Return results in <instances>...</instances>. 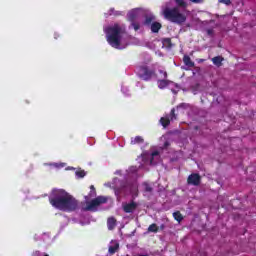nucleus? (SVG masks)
<instances>
[{"instance_id":"f8f14e48","label":"nucleus","mask_w":256,"mask_h":256,"mask_svg":"<svg viewBox=\"0 0 256 256\" xmlns=\"http://www.w3.org/2000/svg\"><path fill=\"white\" fill-rule=\"evenodd\" d=\"M159 29H161V23L153 22L151 24V31H152V33H159Z\"/></svg>"},{"instance_id":"6ab92c4d","label":"nucleus","mask_w":256,"mask_h":256,"mask_svg":"<svg viewBox=\"0 0 256 256\" xmlns=\"http://www.w3.org/2000/svg\"><path fill=\"white\" fill-rule=\"evenodd\" d=\"M143 186H144V191H145L146 193H153V187H151V186L149 185V183L144 182V183H143Z\"/></svg>"},{"instance_id":"2f4dec72","label":"nucleus","mask_w":256,"mask_h":256,"mask_svg":"<svg viewBox=\"0 0 256 256\" xmlns=\"http://www.w3.org/2000/svg\"><path fill=\"white\" fill-rule=\"evenodd\" d=\"M197 129H199V127H198V126H196V127H195V130H196V131H197Z\"/></svg>"},{"instance_id":"5701e85b","label":"nucleus","mask_w":256,"mask_h":256,"mask_svg":"<svg viewBox=\"0 0 256 256\" xmlns=\"http://www.w3.org/2000/svg\"><path fill=\"white\" fill-rule=\"evenodd\" d=\"M177 5H179L180 7H185L186 3L185 0H176Z\"/></svg>"},{"instance_id":"a211bd4d","label":"nucleus","mask_w":256,"mask_h":256,"mask_svg":"<svg viewBox=\"0 0 256 256\" xmlns=\"http://www.w3.org/2000/svg\"><path fill=\"white\" fill-rule=\"evenodd\" d=\"M183 61L187 67H193L195 64L191 61L189 56H184Z\"/></svg>"},{"instance_id":"b1692460","label":"nucleus","mask_w":256,"mask_h":256,"mask_svg":"<svg viewBox=\"0 0 256 256\" xmlns=\"http://www.w3.org/2000/svg\"><path fill=\"white\" fill-rule=\"evenodd\" d=\"M90 191H93L92 195H97V190L95 189L94 185L90 186Z\"/></svg>"},{"instance_id":"c85d7f7f","label":"nucleus","mask_w":256,"mask_h":256,"mask_svg":"<svg viewBox=\"0 0 256 256\" xmlns=\"http://www.w3.org/2000/svg\"><path fill=\"white\" fill-rule=\"evenodd\" d=\"M164 43H171V40L170 39H165Z\"/></svg>"},{"instance_id":"39448f33","label":"nucleus","mask_w":256,"mask_h":256,"mask_svg":"<svg viewBox=\"0 0 256 256\" xmlns=\"http://www.w3.org/2000/svg\"><path fill=\"white\" fill-rule=\"evenodd\" d=\"M107 201H109L107 196H98L91 201L86 202V207L83 208V211H97V207L105 205Z\"/></svg>"},{"instance_id":"9b49d317","label":"nucleus","mask_w":256,"mask_h":256,"mask_svg":"<svg viewBox=\"0 0 256 256\" xmlns=\"http://www.w3.org/2000/svg\"><path fill=\"white\" fill-rule=\"evenodd\" d=\"M145 140L141 136H136L135 138L131 139V145H141V143H144Z\"/></svg>"},{"instance_id":"ddd939ff","label":"nucleus","mask_w":256,"mask_h":256,"mask_svg":"<svg viewBox=\"0 0 256 256\" xmlns=\"http://www.w3.org/2000/svg\"><path fill=\"white\" fill-rule=\"evenodd\" d=\"M119 251V243H115V245L109 246L108 253L110 255H115Z\"/></svg>"},{"instance_id":"7c9ffc66","label":"nucleus","mask_w":256,"mask_h":256,"mask_svg":"<svg viewBox=\"0 0 256 256\" xmlns=\"http://www.w3.org/2000/svg\"><path fill=\"white\" fill-rule=\"evenodd\" d=\"M140 256H149V255H147V254H142V255H140Z\"/></svg>"},{"instance_id":"9d476101","label":"nucleus","mask_w":256,"mask_h":256,"mask_svg":"<svg viewBox=\"0 0 256 256\" xmlns=\"http://www.w3.org/2000/svg\"><path fill=\"white\" fill-rule=\"evenodd\" d=\"M116 226H117V220L114 217L108 218L107 227L109 231H113V229H115Z\"/></svg>"},{"instance_id":"dca6fc26","label":"nucleus","mask_w":256,"mask_h":256,"mask_svg":"<svg viewBox=\"0 0 256 256\" xmlns=\"http://www.w3.org/2000/svg\"><path fill=\"white\" fill-rule=\"evenodd\" d=\"M173 217H174L175 221H177L178 223H181V221H183V214H181L180 211L174 212Z\"/></svg>"},{"instance_id":"c756f323","label":"nucleus","mask_w":256,"mask_h":256,"mask_svg":"<svg viewBox=\"0 0 256 256\" xmlns=\"http://www.w3.org/2000/svg\"><path fill=\"white\" fill-rule=\"evenodd\" d=\"M160 229H161V231H163V229H165V225L162 224V225L160 226Z\"/></svg>"},{"instance_id":"412c9836","label":"nucleus","mask_w":256,"mask_h":256,"mask_svg":"<svg viewBox=\"0 0 256 256\" xmlns=\"http://www.w3.org/2000/svg\"><path fill=\"white\" fill-rule=\"evenodd\" d=\"M170 119V121H175V119H177V115L175 114V108H173L171 111H170V115L168 117Z\"/></svg>"},{"instance_id":"bb28decb","label":"nucleus","mask_w":256,"mask_h":256,"mask_svg":"<svg viewBox=\"0 0 256 256\" xmlns=\"http://www.w3.org/2000/svg\"><path fill=\"white\" fill-rule=\"evenodd\" d=\"M222 3H225V5H229V3H231V0H222Z\"/></svg>"},{"instance_id":"4468645a","label":"nucleus","mask_w":256,"mask_h":256,"mask_svg":"<svg viewBox=\"0 0 256 256\" xmlns=\"http://www.w3.org/2000/svg\"><path fill=\"white\" fill-rule=\"evenodd\" d=\"M160 123L162 127H169V125H171V119H169V117H162L160 118Z\"/></svg>"},{"instance_id":"423d86ee","label":"nucleus","mask_w":256,"mask_h":256,"mask_svg":"<svg viewBox=\"0 0 256 256\" xmlns=\"http://www.w3.org/2000/svg\"><path fill=\"white\" fill-rule=\"evenodd\" d=\"M159 73L160 75L158 76V82H157L159 89H165L166 87H169V86L176 87L177 89H179V87H177L175 83L167 80V72L160 70Z\"/></svg>"},{"instance_id":"f257e3e1","label":"nucleus","mask_w":256,"mask_h":256,"mask_svg":"<svg viewBox=\"0 0 256 256\" xmlns=\"http://www.w3.org/2000/svg\"><path fill=\"white\" fill-rule=\"evenodd\" d=\"M49 203L54 209H59V211H65L66 213L77 211V207H79L77 199L64 189H53L49 196Z\"/></svg>"},{"instance_id":"0eeeda50","label":"nucleus","mask_w":256,"mask_h":256,"mask_svg":"<svg viewBox=\"0 0 256 256\" xmlns=\"http://www.w3.org/2000/svg\"><path fill=\"white\" fill-rule=\"evenodd\" d=\"M137 73L141 79L144 81H149L155 75V72L153 70L149 69L147 66H140L138 67Z\"/></svg>"},{"instance_id":"6e6552de","label":"nucleus","mask_w":256,"mask_h":256,"mask_svg":"<svg viewBox=\"0 0 256 256\" xmlns=\"http://www.w3.org/2000/svg\"><path fill=\"white\" fill-rule=\"evenodd\" d=\"M188 185H193L194 187H199L201 185V175L197 173H192L187 178Z\"/></svg>"},{"instance_id":"aec40b11","label":"nucleus","mask_w":256,"mask_h":256,"mask_svg":"<svg viewBox=\"0 0 256 256\" xmlns=\"http://www.w3.org/2000/svg\"><path fill=\"white\" fill-rule=\"evenodd\" d=\"M151 159H150V165H155V162L153 161L155 159V157H159V151H154L151 154Z\"/></svg>"},{"instance_id":"1a4fd4ad","label":"nucleus","mask_w":256,"mask_h":256,"mask_svg":"<svg viewBox=\"0 0 256 256\" xmlns=\"http://www.w3.org/2000/svg\"><path fill=\"white\" fill-rule=\"evenodd\" d=\"M138 204L135 201H131L130 203H125L122 205V209L124 213H135L137 211Z\"/></svg>"},{"instance_id":"20e7f679","label":"nucleus","mask_w":256,"mask_h":256,"mask_svg":"<svg viewBox=\"0 0 256 256\" xmlns=\"http://www.w3.org/2000/svg\"><path fill=\"white\" fill-rule=\"evenodd\" d=\"M163 15L165 19L172 21V23H185L187 19V12H181L179 8L165 9Z\"/></svg>"},{"instance_id":"a878e982","label":"nucleus","mask_w":256,"mask_h":256,"mask_svg":"<svg viewBox=\"0 0 256 256\" xmlns=\"http://www.w3.org/2000/svg\"><path fill=\"white\" fill-rule=\"evenodd\" d=\"M88 197H97V195H93V190H90V193H89V195H88Z\"/></svg>"},{"instance_id":"f3484780","label":"nucleus","mask_w":256,"mask_h":256,"mask_svg":"<svg viewBox=\"0 0 256 256\" xmlns=\"http://www.w3.org/2000/svg\"><path fill=\"white\" fill-rule=\"evenodd\" d=\"M223 62V58L221 56L214 57L212 59V63L217 67H220L221 63Z\"/></svg>"},{"instance_id":"7ed1b4c3","label":"nucleus","mask_w":256,"mask_h":256,"mask_svg":"<svg viewBox=\"0 0 256 256\" xmlns=\"http://www.w3.org/2000/svg\"><path fill=\"white\" fill-rule=\"evenodd\" d=\"M145 15H146V12L143 8H134L128 12L127 19L128 21L132 22L131 27H133L135 31H139V29L143 27H149L153 19H155L153 16L150 15V16H146L145 19L140 23L135 22L137 21V19H141V17Z\"/></svg>"},{"instance_id":"393cba45","label":"nucleus","mask_w":256,"mask_h":256,"mask_svg":"<svg viewBox=\"0 0 256 256\" xmlns=\"http://www.w3.org/2000/svg\"><path fill=\"white\" fill-rule=\"evenodd\" d=\"M171 145V143L169 141H165L164 142V149H167V147H169Z\"/></svg>"},{"instance_id":"4be33fe9","label":"nucleus","mask_w":256,"mask_h":256,"mask_svg":"<svg viewBox=\"0 0 256 256\" xmlns=\"http://www.w3.org/2000/svg\"><path fill=\"white\" fill-rule=\"evenodd\" d=\"M87 173H85V170H78L76 171V176L79 177L80 179H83Z\"/></svg>"},{"instance_id":"f03ea898","label":"nucleus","mask_w":256,"mask_h":256,"mask_svg":"<svg viewBox=\"0 0 256 256\" xmlns=\"http://www.w3.org/2000/svg\"><path fill=\"white\" fill-rule=\"evenodd\" d=\"M104 33L106 39L114 49H125L131 41V36L126 34L125 25L123 24H111L104 27Z\"/></svg>"},{"instance_id":"cd10ccee","label":"nucleus","mask_w":256,"mask_h":256,"mask_svg":"<svg viewBox=\"0 0 256 256\" xmlns=\"http://www.w3.org/2000/svg\"><path fill=\"white\" fill-rule=\"evenodd\" d=\"M192 3H201V0H190Z\"/></svg>"},{"instance_id":"2eb2a0df","label":"nucleus","mask_w":256,"mask_h":256,"mask_svg":"<svg viewBox=\"0 0 256 256\" xmlns=\"http://www.w3.org/2000/svg\"><path fill=\"white\" fill-rule=\"evenodd\" d=\"M148 233H159V226L153 223L148 227Z\"/></svg>"}]
</instances>
